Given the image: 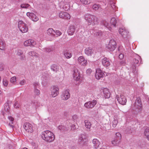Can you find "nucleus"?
I'll use <instances>...</instances> for the list:
<instances>
[{
  "label": "nucleus",
  "mask_w": 149,
  "mask_h": 149,
  "mask_svg": "<svg viewBox=\"0 0 149 149\" xmlns=\"http://www.w3.org/2000/svg\"><path fill=\"white\" fill-rule=\"evenodd\" d=\"M41 137L44 140L49 142L53 141L55 138L53 133L48 130L42 132Z\"/></svg>",
  "instance_id": "1"
},
{
  "label": "nucleus",
  "mask_w": 149,
  "mask_h": 149,
  "mask_svg": "<svg viewBox=\"0 0 149 149\" xmlns=\"http://www.w3.org/2000/svg\"><path fill=\"white\" fill-rule=\"evenodd\" d=\"M84 19L89 25L92 24V25H94L98 24L99 22L98 18L96 16L90 14L85 15Z\"/></svg>",
  "instance_id": "2"
},
{
  "label": "nucleus",
  "mask_w": 149,
  "mask_h": 149,
  "mask_svg": "<svg viewBox=\"0 0 149 149\" xmlns=\"http://www.w3.org/2000/svg\"><path fill=\"white\" fill-rule=\"evenodd\" d=\"M73 76L74 78L77 82H78L77 83V84H79L81 80V79L80 74L78 68L74 67L73 68Z\"/></svg>",
  "instance_id": "3"
},
{
  "label": "nucleus",
  "mask_w": 149,
  "mask_h": 149,
  "mask_svg": "<svg viewBox=\"0 0 149 149\" xmlns=\"http://www.w3.org/2000/svg\"><path fill=\"white\" fill-rule=\"evenodd\" d=\"M116 47V43L114 40L111 39L110 40L109 44L106 46L107 49L110 51H113Z\"/></svg>",
  "instance_id": "4"
},
{
  "label": "nucleus",
  "mask_w": 149,
  "mask_h": 149,
  "mask_svg": "<svg viewBox=\"0 0 149 149\" xmlns=\"http://www.w3.org/2000/svg\"><path fill=\"white\" fill-rule=\"evenodd\" d=\"M18 26L20 30L22 33H25L27 31L28 28L27 25L22 21H20L18 22Z\"/></svg>",
  "instance_id": "5"
},
{
  "label": "nucleus",
  "mask_w": 149,
  "mask_h": 149,
  "mask_svg": "<svg viewBox=\"0 0 149 149\" xmlns=\"http://www.w3.org/2000/svg\"><path fill=\"white\" fill-rule=\"evenodd\" d=\"M11 102L9 100H7V102L4 105V109L5 112H2V114L5 116V115H8L10 113V104H11Z\"/></svg>",
  "instance_id": "6"
},
{
  "label": "nucleus",
  "mask_w": 149,
  "mask_h": 149,
  "mask_svg": "<svg viewBox=\"0 0 149 149\" xmlns=\"http://www.w3.org/2000/svg\"><path fill=\"white\" fill-rule=\"evenodd\" d=\"M87 141V136L86 134H82L80 135L79 139V142L81 146L85 145Z\"/></svg>",
  "instance_id": "7"
},
{
  "label": "nucleus",
  "mask_w": 149,
  "mask_h": 149,
  "mask_svg": "<svg viewBox=\"0 0 149 149\" xmlns=\"http://www.w3.org/2000/svg\"><path fill=\"white\" fill-rule=\"evenodd\" d=\"M117 100L118 102L122 105H125L126 103L127 99L123 95H120L119 96H116Z\"/></svg>",
  "instance_id": "8"
},
{
  "label": "nucleus",
  "mask_w": 149,
  "mask_h": 149,
  "mask_svg": "<svg viewBox=\"0 0 149 149\" xmlns=\"http://www.w3.org/2000/svg\"><path fill=\"white\" fill-rule=\"evenodd\" d=\"M97 102L95 100H93L92 101L87 102L84 104V107L87 109H91L93 108L96 104Z\"/></svg>",
  "instance_id": "9"
},
{
  "label": "nucleus",
  "mask_w": 149,
  "mask_h": 149,
  "mask_svg": "<svg viewBox=\"0 0 149 149\" xmlns=\"http://www.w3.org/2000/svg\"><path fill=\"white\" fill-rule=\"evenodd\" d=\"M40 73L42 75V84L43 85L45 86L47 84V80L48 77V75L47 72H41Z\"/></svg>",
  "instance_id": "10"
},
{
  "label": "nucleus",
  "mask_w": 149,
  "mask_h": 149,
  "mask_svg": "<svg viewBox=\"0 0 149 149\" xmlns=\"http://www.w3.org/2000/svg\"><path fill=\"white\" fill-rule=\"evenodd\" d=\"M59 88L57 86H53L51 88V95L53 97L57 96L59 93Z\"/></svg>",
  "instance_id": "11"
},
{
  "label": "nucleus",
  "mask_w": 149,
  "mask_h": 149,
  "mask_svg": "<svg viewBox=\"0 0 149 149\" xmlns=\"http://www.w3.org/2000/svg\"><path fill=\"white\" fill-rule=\"evenodd\" d=\"M23 127L27 132L29 133H31L33 132L32 125L29 123H25Z\"/></svg>",
  "instance_id": "12"
},
{
  "label": "nucleus",
  "mask_w": 149,
  "mask_h": 149,
  "mask_svg": "<svg viewBox=\"0 0 149 149\" xmlns=\"http://www.w3.org/2000/svg\"><path fill=\"white\" fill-rule=\"evenodd\" d=\"M105 76V74L102 72V71L100 69H97L96 70L95 77L97 79H99Z\"/></svg>",
  "instance_id": "13"
},
{
  "label": "nucleus",
  "mask_w": 149,
  "mask_h": 149,
  "mask_svg": "<svg viewBox=\"0 0 149 149\" xmlns=\"http://www.w3.org/2000/svg\"><path fill=\"white\" fill-rule=\"evenodd\" d=\"M141 59V57L139 55H137L136 58L133 59L132 64V68L133 69V70H134L136 69V65H139V60H140Z\"/></svg>",
  "instance_id": "14"
},
{
  "label": "nucleus",
  "mask_w": 149,
  "mask_h": 149,
  "mask_svg": "<svg viewBox=\"0 0 149 149\" xmlns=\"http://www.w3.org/2000/svg\"><path fill=\"white\" fill-rule=\"evenodd\" d=\"M26 15L33 21L36 22L39 19L38 17L33 13L28 12Z\"/></svg>",
  "instance_id": "15"
},
{
  "label": "nucleus",
  "mask_w": 149,
  "mask_h": 149,
  "mask_svg": "<svg viewBox=\"0 0 149 149\" xmlns=\"http://www.w3.org/2000/svg\"><path fill=\"white\" fill-rule=\"evenodd\" d=\"M78 63L82 65L86 66L87 64V61L85 59L83 56H79L77 59Z\"/></svg>",
  "instance_id": "16"
},
{
  "label": "nucleus",
  "mask_w": 149,
  "mask_h": 149,
  "mask_svg": "<svg viewBox=\"0 0 149 149\" xmlns=\"http://www.w3.org/2000/svg\"><path fill=\"white\" fill-rule=\"evenodd\" d=\"M60 18L64 19H70V16L69 14L66 12H61L59 14Z\"/></svg>",
  "instance_id": "17"
},
{
  "label": "nucleus",
  "mask_w": 149,
  "mask_h": 149,
  "mask_svg": "<svg viewBox=\"0 0 149 149\" xmlns=\"http://www.w3.org/2000/svg\"><path fill=\"white\" fill-rule=\"evenodd\" d=\"M119 32L124 38H127L129 36V32L125 29L120 28L119 30Z\"/></svg>",
  "instance_id": "18"
},
{
  "label": "nucleus",
  "mask_w": 149,
  "mask_h": 149,
  "mask_svg": "<svg viewBox=\"0 0 149 149\" xmlns=\"http://www.w3.org/2000/svg\"><path fill=\"white\" fill-rule=\"evenodd\" d=\"M134 107L136 110V111L138 112H141L142 110V102L141 103L135 104H134Z\"/></svg>",
  "instance_id": "19"
},
{
  "label": "nucleus",
  "mask_w": 149,
  "mask_h": 149,
  "mask_svg": "<svg viewBox=\"0 0 149 149\" xmlns=\"http://www.w3.org/2000/svg\"><path fill=\"white\" fill-rule=\"evenodd\" d=\"M110 60L106 57H104L102 60V63L106 67H109L110 65Z\"/></svg>",
  "instance_id": "20"
},
{
  "label": "nucleus",
  "mask_w": 149,
  "mask_h": 149,
  "mask_svg": "<svg viewBox=\"0 0 149 149\" xmlns=\"http://www.w3.org/2000/svg\"><path fill=\"white\" fill-rule=\"evenodd\" d=\"M70 96V94L69 92L66 90L63 92L61 95V97L63 100H66L69 98Z\"/></svg>",
  "instance_id": "21"
},
{
  "label": "nucleus",
  "mask_w": 149,
  "mask_h": 149,
  "mask_svg": "<svg viewBox=\"0 0 149 149\" xmlns=\"http://www.w3.org/2000/svg\"><path fill=\"white\" fill-rule=\"evenodd\" d=\"M75 31V27L73 25L70 26L67 32L70 35H72Z\"/></svg>",
  "instance_id": "22"
},
{
  "label": "nucleus",
  "mask_w": 149,
  "mask_h": 149,
  "mask_svg": "<svg viewBox=\"0 0 149 149\" xmlns=\"http://www.w3.org/2000/svg\"><path fill=\"white\" fill-rule=\"evenodd\" d=\"M92 143L93 144V147L94 148L97 149L98 148L100 143L98 139H93L92 141Z\"/></svg>",
  "instance_id": "23"
},
{
  "label": "nucleus",
  "mask_w": 149,
  "mask_h": 149,
  "mask_svg": "<svg viewBox=\"0 0 149 149\" xmlns=\"http://www.w3.org/2000/svg\"><path fill=\"white\" fill-rule=\"evenodd\" d=\"M84 122L86 130L88 131H90L91 125L90 122L86 120H84Z\"/></svg>",
  "instance_id": "24"
},
{
  "label": "nucleus",
  "mask_w": 149,
  "mask_h": 149,
  "mask_svg": "<svg viewBox=\"0 0 149 149\" xmlns=\"http://www.w3.org/2000/svg\"><path fill=\"white\" fill-rule=\"evenodd\" d=\"M34 93L35 94L37 95H39L40 93V91L37 89L39 86V85L38 83H34Z\"/></svg>",
  "instance_id": "25"
},
{
  "label": "nucleus",
  "mask_w": 149,
  "mask_h": 149,
  "mask_svg": "<svg viewBox=\"0 0 149 149\" xmlns=\"http://www.w3.org/2000/svg\"><path fill=\"white\" fill-rule=\"evenodd\" d=\"M93 50L90 48L88 47L86 48L85 50V54L87 55H91L93 53Z\"/></svg>",
  "instance_id": "26"
},
{
  "label": "nucleus",
  "mask_w": 149,
  "mask_h": 149,
  "mask_svg": "<svg viewBox=\"0 0 149 149\" xmlns=\"http://www.w3.org/2000/svg\"><path fill=\"white\" fill-rule=\"evenodd\" d=\"M103 92L104 96L107 98H109L110 96V93L109 91V90L107 88L104 89Z\"/></svg>",
  "instance_id": "27"
},
{
  "label": "nucleus",
  "mask_w": 149,
  "mask_h": 149,
  "mask_svg": "<svg viewBox=\"0 0 149 149\" xmlns=\"http://www.w3.org/2000/svg\"><path fill=\"white\" fill-rule=\"evenodd\" d=\"M51 69L55 72H56L58 70V66L55 64H53L51 66Z\"/></svg>",
  "instance_id": "28"
},
{
  "label": "nucleus",
  "mask_w": 149,
  "mask_h": 149,
  "mask_svg": "<svg viewBox=\"0 0 149 149\" xmlns=\"http://www.w3.org/2000/svg\"><path fill=\"white\" fill-rule=\"evenodd\" d=\"M47 33L49 35L52 36L54 37L55 36V31L52 29H49L47 31Z\"/></svg>",
  "instance_id": "29"
},
{
  "label": "nucleus",
  "mask_w": 149,
  "mask_h": 149,
  "mask_svg": "<svg viewBox=\"0 0 149 149\" xmlns=\"http://www.w3.org/2000/svg\"><path fill=\"white\" fill-rule=\"evenodd\" d=\"M115 0H110L109 3L110 4L111 8L113 10H116L117 7L115 5Z\"/></svg>",
  "instance_id": "30"
},
{
  "label": "nucleus",
  "mask_w": 149,
  "mask_h": 149,
  "mask_svg": "<svg viewBox=\"0 0 149 149\" xmlns=\"http://www.w3.org/2000/svg\"><path fill=\"white\" fill-rule=\"evenodd\" d=\"M102 23L103 25L108 29L110 31H111L112 28L109 26V24L108 22L106 21L103 20L102 21Z\"/></svg>",
  "instance_id": "31"
},
{
  "label": "nucleus",
  "mask_w": 149,
  "mask_h": 149,
  "mask_svg": "<svg viewBox=\"0 0 149 149\" xmlns=\"http://www.w3.org/2000/svg\"><path fill=\"white\" fill-rule=\"evenodd\" d=\"M8 118L10 122L9 124V125L13 128L14 127V124H13V121L14 120V118L11 116H8Z\"/></svg>",
  "instance_id": "32"
},
{
  "label": "nucleus",
  "mask_w": 149,
  "mask_h": 149,
  "mask_svg": "<svg viewBox=\"0 0 149 149\" xmlns=\"http://www.w3.org/2000/svg\"><path fill=\"white\" fill-rule=\"evenodd\" d=\"M144 134L148 140H149V128H147L145 129Z\"/></svg>",
  "instance_id": "33"
},
{
  "label": "nucleus",
  "mask_w": 149,
  "mask_h": 149,
  "mask_svg": "<svg viewBox=\"0 0 149 149\" xmlns=\"http://www.w3.org/2000/svg\"><path fill=\"white\" fill-rule=\"evenodd\" d=\"M110 23L114 27H116L117 20L114 17H112L111 19Z\"/></svg>",
  "instance_id": "34"
},
{
  "label": "nucleus",
  "mask_w": 149,
  "mask_h": 149,
  "mask_svg": "<svg viewBox=\"0 0 149 149\" xmlns=\"http://www.w3.org/2000/svg\"><path fill=\"white\" fill-rule=\"evenodd\" d=\"M120 140H119L118 138L114 137L113 140L112 141V144L114 145L120 142Z\"/></svg>",
  "instance_id": "35"
},
{
  "label": "nucleus",
  "mask_w": 149,
  "mask_h": 149,
  "mask_svg": "<svg viewBox=\"0 0 149 149\" xmlns=\"http://www.w3.org/2000/svg\"><path fill=\"white\" fill-rule=\"evenodd\" d=\"M64 55L67 58H70L72 57L71 54L68 51L65 52Z\"/></svg>",
  "instance_id": "36"
},
{
  "label": "nucleus",
  "mask_w": 149,
  "mask_h": 149,
  "mask_svg": "<svg viewBox=\"0 0 149 149\" xmlns=\"http://www.w3.org/2000/svg\"><path fill=\"white\" fill-rule=\"evenodd\" d=\"M31 40L29 39L25 41L24 42V45L25 46H31Z\"/></svg>",
  "instance_id": "37"
},
{
  "label": "nucleus",
  "mask_w": 149,
  "mask_h": 149,
  "mask_svg": "<svg viewBox=\"0 0 149 149\" xmlns=\"http://www.w3.org/2000/svg\"><path fill=\"white\" fill-rule=\"evenodd\" d=\"M30 6V5L29 4L26 3L22 4L20 5L21 7L23 8H29Z\"/></svg>",
  "instance_id": "38"
},
{
  "label": "nucleus",
  "mask_w": 149,
  "mask_h": 149,
  "mask_svg": "<svg viewBox=\"0 0 149 149\" xmlns=\"http://www.w3.org/2000/svg\"><path fill=\"white\" fill-rule=\"evenodd\" d=\"M5 45L6 44L4 41L2 42V43L0 44V49L2 50H4L5 47Z\"/></svg>",
  "instance_id": "39"
},
{
  "label": "nucleus",
  "mask_w": 149,
  "mask_h": 149,
  "mask_svg": "<svg viewBox=\"0 0 149 149\" xmlns=\"http://www.w3.org/2000/svg\"><path fill=\"white\" fill-rule=\"evenodd\" d=\"M37 54V53L34 51H30L28 53V55L31 56H36V54Z\"/></svg>",
  "instance_id": "40"
},
{
  "label": "nucleus",
  "mask_w": 149,
  "mask_h": 149,
  "mask_svg": "<svg viewBox=\"0 0 149 149\" xmlns=\"http://www.w3.org/2000/svg\"><path fill=\"white\" fill-rule=\"evenodd\" d=\"M70 7L68 4H65L63 7V9L65 10H68L70 8Z\"/></svg>",
  "instance_id": "41"
},
{
  "label": "nucleus",
  "mask_w": 149,
  "mask_h": 149,
  "mask_svg": "<svg viewBox=\"0 0 149 149\" xmlns=\"http://www.w3.org/2000/svg\"><path fill=\"white\" fill-rule=\"evenodd\" d=\"M78 126L77 125V124H74L72 125L71 126V129L72 130H74L75 129H76L78 128Z\"/></svg>",
  "instance_id": "42"
},
{
  "label": "nucleus",
  "mask_w": 149,
  "mask_h": 149,
  "mask_svg": "<svg viewBox=\"0 0 149 149\" xmlns=\"http://www.w3.org/2000/svg\"><path fill=\"white\" fill-rule=\"evenodd\" d=\"M100 8V6L99 5L94 4L93 6V9L95 10H97Z\"/></svg>",
  "instance_id": "43"
},
{
  "label": "nucleus",
  "mask_w": 149,
  "mask_h": 149,
  "mask_svg": "<svg viewBox=\"0 0 149 149\" xmlns=\"http://www.w3.org/2000/svg\"><path fill=\"white\" fill-rule=\"evenodd\" d=\"M55 37H58L60 36L62 34V33L58 30H56L55 31Z\"/></svg>",
  "instance_id": "44"
},
{
  "label": "nucleus",
  "mask_w": 149,
  "mask_h": 149,
  "mask_svg": "<svg viewBox=\"0 0 149 149\" xmlns=\"http://www.w3.org/2000/svg\"><path fill=\"white\" fill-rule=\"evenodd\" d=\"M115 137L118 138L119 140H120L121 138V136L119 132L116 133Z\"/></svg>",
  "instance_id": "45"
},
{
  "label": "nucleus",
  "mask_w": 149,
  "mask_h": 149,
  "mask_svg": "<svg viewBox=\"0 0 149 149\" xmlns=\"http://www.w3.org/2000/svg\"><path fill=\"white\" fill-rule=\"evenodd\" d=\"M118 121L114 119L113 121V126L114 127H116V125L118 123Z\"/></svg>",
  "instance_id": "46"
},
{
  "label": "nucleus",
  "mask_w": 149,
  "mask_h": 149,
  "mask_svg": "<svg viewBox=\"0 0 149 149\" xmlns=\"http://www.w3.org/2000/svg\"><path fill=\"white\" fill-rule=\"evenodd\" d=\"M44 51L47 52H51L52 49L50 48H45L43 49Z\"/></svg>",
  "instance_id": "47"
},
{
  "label": "nucleus",
  "mask_w": 149,
  "mask_h": 149,
  "mask_svg": "<svg viewBox=\"0 0 149 149\" xmlns=\"http://www.w3.org/2000/svg\"><path fill=\"white\" fill-rule=\"evenodd\" d=\"M141 99L140 97H137L134 103L136 104L137 103H141Z\"/></svg>",
  "instance_id": "48"
},
{
  "label": "nucleus",
  "mask_w": 149,
  "mask_h": 149,
  "mask_svg": "<svg viewBox=\"0 0 149 149\" xmlns=\"http://www.w3.org/2000/svg\"><path fill=\"white\" fill-rule=\"evenodd\" d=\"M31 41L30 44L31 46L32 47H34L36 44V42L33 40H31Z\"/></svg>",
  "instance_id": "49"
},
{
  "label": "nucleus",
  "mask_w": 149,
  "mask_h": 149,
  "mask_svg": "<svg viewBox=\"0 0 149 149\" xmlns=\"http://www.w3.org/2000/svg\"><path fill=\"white\" fill-rule=\"evenodd\" d=\"M23 51L20 49H18L17 50V54L18 56H20L23 54Z\"/></svg>",
  "instance_id": "50"
},
{
  "label": "nucleus",
  "mask_w": 149,
  "mask_h": 149,
  "mask_svg": "<svg viewBox=\"0 0 149 149\" xmlns=\"http://www.w3.org/2000/svg\"><path fill=\"white\" fill-rule=\"evenodd\" d=\"M14 107L16 109L19 108V105L18 104V103L17 102V101H16L15 102Z\"/></svg>",
  "instance_id": "51"
},
{
  "label": "nucleus",
  "mask_w": 149,
  "mask_h": 149,
  "mask_svg": "<svg viewBox=\"0 0 149 149\" xmlns=\"http://www.w3.org/2000/svg\"><path fill=\"white\" fill-rule=\"evenodd\" d=\"M65 127L62 125H59L58 127V128L60 130H65Z\"/></svg>",
  "instance_id": "52"
},
{
  "label": "nucleus",
  "mask_w": 149,
  "mask_h": 149,
  "mask_svg": "<svg viewBox=\"0 0 149 149\" xmlns=\"http://www.w3.org/2000/svg\"><path fill=\"white\" fill-rule=\"evenodd\" d=\"M80 1L82 3L85 4H88L89 3L88 0H80Z\"/></svg>",
  "instance_id": "53"
},
{
  "label": "nucleus",
  "mask_w": 149,
  "mask_h": 149,
  "mask_svg": "<svg viewBox=\"0 0 149 149\" xmlns=\"http://www.w3.org/2000/svg\"><path fill=\"white\" fill-rule=\"evenodd\" d=\"M94 33L96 36H101L102 34V33L99 31H96Z\"/></svg>",
  "instance_id": "54"
},
{
  "label": "nucleus",
  "mask_w": 149,
  "mask_h": 149,
  "mask_svg": "<svg viewBox=\"0 0 149 149\" xmlns=\"http://www.w3.org/2000/svg\"><path fill=\"white\" fill-rule=\"evenodd\" d=\"M3 84L4 86H6L8 84V81L6 79H3Z\"/></svg>",
  "instance_id": "55"
},
{
  "label": "nucleus",
  "mask_w": 149,
  "mask_h": 149,
  "mask_svg": "<svg viewBox=\"0 0 149 149\" xmlns=\"http://www.w3.org/2000/svg\"><path fill=\"white\" fill-rule=\"evenodd\" d=\"M10 81L12 83H13L16 81V77H12L10 79Z\"/></svg>",
  "instance_id": "56"
},
{
  "label": "nucleus",
  "mask_w": 149,
  "mask_h": 149,
  "mask_svg": "<svg viewBox=\"0 0 149 149\" xmlns=\"http://www.w3.org/2000/svg\"><path fill=\"white\" fill-rule=\"evenodd\" d=\"M92 72V70L90 69H88L86 71V73L88 74H90Z\"/></svg>",
  "instance_id": "57"
},
{
  "label": "nucleus",
  "mask_w": 149,
  "mask_h": 149,
  "mask_svg": "<svg viewBox=\"0 0 149 149\" xmlns=\"http://www.w3.org/2000/svg\"><path fill=\"white\" fill-rule=\"evenodd\" d=\"M77 118V115H74L72 116V120L74 121L76 120Z\"/></svg>",
  "instance_id": "58"
},
{
  "label": "nucleus",
  "mask_w": 149,
  "mask_h": 149,
  "mask_svg": "<svg viewBox=\"0 0 149 149\" xmlns=\"http://www.w3.org/2000/svg\"><path fill=\"white\" fill-rule=\"evenodd\" d=\"M14 3H19L22 1V0H11Z\"/></svg>",
  "instance_id": "59"
},
{
  "label": "nucleus",
  "mask_w": 149,
  "mask_h": 149,
  "mask_svg": "<svg viewBox=\"0 0 149 149\" xmlns=\"http://www.w3.org/2000/svg\"><path fill=\"white\" fill-rule=\"evenodd\" d=\"M3 70V64L2 63H0V71Z\"/></svg>",
  "instance_id": "60"
},
{
  "label": "nucleus",
  "mask_w": 149,
  "mask_h": 149,
  "mask_svg": "<svg viewBox=\"0 0 149 149\" xmlns=\"http://www.w3.org/2000/svg\"><path fill=\"white\" fill-rule=\"evenodd\" d=\"M123 57H124V55H123V54H121L119 55V58L120 59H122L123 58Z\"/></svg>",
  "instance_id": "61"
},
{
  "label": "nucleus",
  "mask_w": 149,
  "mask_h": 149,
  "mask_svg": "<svg viewBox=\"0 0 149 149\" xmlns=\"http://www.w3.org/2000/svg\"><path fill=\"white\" fill-rule=\"evenodd\" d=\"M21 55V56L20 59L22 60H24L25 58V55H23L22 54Z\"/></svg>",
  "instance_id": "62"
},
{
  "label": "nucleus",
  "mask_w": 149,
  "mask_h": 149,
  "mask_svg": "<svg viewBox=\"0 0 149 149\" xmlns=\"http://www.w3.org/2000/svg\"><path fill=\"white\" fill-rule=\"evenodd\" d=\"M24 82L25 80H23L20 82V84L21 85H23L24 84Z\"/></svg>",
  "instance_id": "63"
},
{
  "label": "nucleus",
  "mask_w": 149,
  "mask_h": 149,
  "mask_svg": "<svg viewBox=\"0 0 149 149\" xmlns=\"http://www.w3.org/2000/svg\"><path fill=\"white\" fill-rule=\"evenodd\" d=\"M32 102L34 104L35 106L36 107V106L37 107L38 106V105H36V103H37V102H33V101H32Z\"/></svg>",
  "instance_id": "64"
}]
</instances>
